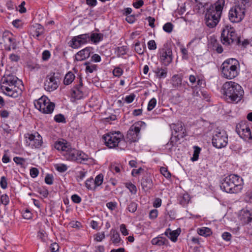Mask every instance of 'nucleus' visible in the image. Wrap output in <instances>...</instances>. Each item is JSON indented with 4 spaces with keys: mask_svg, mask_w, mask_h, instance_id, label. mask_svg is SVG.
<instances>
[{
    "mask_svg": "<svg viewBox=\"0 0 252 252\" xmlns=\"http://www.w3.org/2000/svg\"><path fill=\"white\" fill-rule=\"evenodd\" d=\"M54 147L61 152V154L67 160L75 161L78 163L87 164L92 162V158L82 151L73 148L70 144L64 140L57 141Z\"/></svg>",
    "mask_w": 252,
    "mask_h": 252,
    "instance_id": "nucleus-1",
    "label": "nucleus"
},
{
    "mask_svg": "<svg viewBox=\"0 0 252 252\" xmlns=\"http://www.w3.org/2000/svg\"><path fill=\"white\" fill-rule=\"evenodd\" d=\"M22 83V81L16 76L6 74L1 80L0 88L6 95L15 98L21 93L22 90L19 86Z\"/></svg>",
    "mask_w": 252,
    "mask_h": 252,
    "instance_id": "nucleus-2",
    "label": "nucleus"
},
{
    "mask_svg": "<svg viewBox=\"0 0 252 252\" xmlns=\"http://www.w3.org/2000/svg\"><path fill=\"white\" fill-rule=\"evenodd\" d=\"M224 98L228 102L240 101L244 95L242 87L237 83L232 81L225 82L222 86Z\"/></svg>",
    "mask_w": 252,
    "mask_h": 252,
    "instance_id": "nucleus-3",
    "label": "nucleus"
},
{
    "mask_svg": "<svg viewBox=\"0 0 252 252\" xmlns=\"http://www.w3.org/2000/svg\"><path fill=\"white\" fill-rule=\"evenodd\" d=\"M243 179L237 175H230L222 181L220 189L227 193H236L242 189Z\"/></svg>",
    "mask_w": 252,
    "mask_h": 252,
    "instance_id": "nucleus-4",
    "label": "nucleus"
},
{
    "mask_svg": "<svg viewBox=\"0 0 252 252\" xmlns=\"http://www.w3.org/2000/svg\"><path fill=\"white\" fill-rule=\"evenodd\" d=\"M240 63L234 58H229L223 62L220 66L222 76L227 79H232L239 74Z\"/></svg>",
    "mask_w": 252,
    "mask_h": 252,
    "instance_id": "nucleus-5",
    "label": "nucleus"
},
{
    "mask_svg": "<svg viewBox=\"0 0 252 252\" xmlns=\"http://www.w3.org/2000/svg\"><path fill=\"white\" fill-rule=\"evenodd\" d=\"M102 139L106 146L109 148H113L117 146L121 149H124L126 147L124 136L119 131L104 134Z\"/></svg>",
    "mask_w": 252,
    "mask_h": 252,
    "instance_id": "nucleus-6",
    "label": "nucleus"
},
{
    "mask_svg": "<svg viewBox=\"0 0 252 252\" xmlns=\"http://www.w3.org/2000/svg\"><path fill=\"white\" fill-rule=\"evenodd\" d=\"M221 40L222 44L225 45L241 44L240 37L236 34L235 29L228 24L225 25L222 30Z\"/></svg>",
    "mask_w": 252,
    "mask_h": 252,
    "instance_id": "nucleus-7",
    "label": "nucleus"
},
{
    "mask_svg": "<svg viewBox=\"0 0 252 252\" xmlns=\"http://www.w3.org/2000/svg\"><path fill=\"white\" fill-rule=\"evenodd\" d=\"M36 109L44 114H51L55 108V103L51 102L50 99L45 96H41L34 102Z\"/></svg>",
    "mask_w": 252,
    "mask_h": 252,
    "instance_id": "nucleus-8",
    "label": "nucleus"
},
{
    "mask_svg": "<svg viewBox=\"0 0 252 252\" xmlns=\"http://www.w3.org/2000/svg\"><path fill=\"white\" fill-rule=\"evenodd\" d=\"M170 126L175 134L178 133V134L175 136L174 137H171L170 140L167 143V146L171 147L170 148L174 145L175 142L186 136V130L184 128V124L182 122L172 124Z\"/></svg>",
    "mask_w": 252,
    "mask_h": 252,
    "instance_id": "nucleus-9",
    "label": "nucleus"
},
{
    "mask_svg": "<svg viewBox=\"0 0 252 252\" xmlns=\"http://www.w3.org/2000/svg\"><path fill=\"white\" fill-rule=\"evenodd\" d=\"M145 125V123L140 121L137 123L132 125L127 132L126 139L130 143L137 142L140 137V132L142 125Z\"/></svg>",
    "mask_w": 252,
    "mask_h": 252,
    "instance_id": "nucleus-10",
    "label": "nucleus"
},
{
    "mask_svg": "<svg viewBox=\"0 0 252 252\" xmlns=\"http://www.w3.org/2000/svg\"><path fill=\"white\" fill-rule=\"evenodd\" d=\"M60 85V80L55 72H50L45 78L44 83V89L48 92H53L56 90Z\"/></svg>",
    "mask_w": 252,
    "mask_h": 252,
    "instance_id": "nucleus-11",
    "label": "nucleus"
},
{
    "mask_svg": "<svg viewBox=\"0 0 252 252\" xmlns=\"http://www.w3.org/2000/svg\"><path fill=\"white\" fill-rule=\"evenodd\" d=\"M228 143L227 134L224 130L217 131L212 138V144L217 148L225 147Z\"/></svg>",
    "mask_w": 252,
    "mask_h": 252,
    "instance_id": "nucleus-12",
    "label": "nucleus"
},
{
    "mask_svg": "<svg viewBox=\"0 0 252 252\" xmlns=\"http://www.w3.org/2000/svg\"><path fill=\"white\" fill-rule=\"evenodd\" d=\"M245 6L236 5L229 11V19L232 23H239L244 18L245 13Z\"/></svg>",
    "mask_w": 252,
    "mask_h": 252,
    "instance_id": "nucleus-13",
    "label": "nucleus"
},
{
    "mask_svg": "<svg viewBox=\"0 0 252 252\" xmlns=\"http://www.w3.org/2000/svg\"><path fill=\"white\" fill-rule=\"evenodd\" d=\"M224 0H218L214 5H211L207 10L206 14L220 19L224 5Z\"/></svg>",
    "mask_w": 252,
    "mask_h": 252,
    "instance_id": "nucleus-14",
    "label": "nucleus"
},
{
    "mask_svg": "<svg viewBox=\"0 0 252 252\" xmlns=\"http://www.w3.org/2000/svg\"><path fill=\"white\" fill-rule=\"evenodd\" d=\"M27 143L32 148H38L42 144V137L38 132L33 134L28 133L25 135Z\"/></svg>",
    "mask_w": 252,
    "mask_h": 252,
    "instance_id": "nucleus-15",
    "label": "nucleus"
},
{
    "mask_svg": "<svg viewBox=\"0 0 252 252\" xmlns=\"http://www.w3.org/2000/svg\"><path fill=\"white\" fill-rule=\"evenodd\" d=\"M89 33H85L74 36L70 46L73 48H78L82 45L89 42Z\"/></svg>",
    "mask_w": 252,
    "mask_h": 252,
    "instance_id": "nucleus-16",
    "label": "nucleus"
},
{
    "mask_svg": "<svg viewBox=\"0 0 252 252\" xmlns=\"http://www.w3.org/2000/svg\"><path fill=\"white\" fill-rule=\"evenodd\" d=\"M158 52L160 62L165 65H169L173 60L171 49L169 48H163L160 49Z\"/></svg>",
    "mask_w": 252,
    "mask_h": 252,
    "instance_id": "nucleus-17",
    "label": "nucleus"
},
{
    "mask_svg": "<svg viewBox=\"0 0 252 252\" xmlns=\"http://www.w3.org/2000/svg\"><path fill=\"white\" fill-rule=\"evenodd\" d=\"M236 131L240 136L245 140L252 139L250 128L246 125H240L236 127Z\"/></svg>",
    "mask_w": 252,
    "mask_h": 252,
    "instance_id": "nucleus-18",
    "label": "nucleus"
},
{
    "mask_svg": "<svg viewBox=\"0 0 252 252\" xmlns=\"http://www.w3.org/2000/svg\"><path fill=\"white\" fill-rule=\"evenodd\" d=\"M93 48L90 47H86L77 53L75 56V60L82 61L88 59L92 52Z\"/></svg>",
    "mask_w": 252,
    "mask_h": 252,
    "instance_id": "nucleus-19",
    "label": "nucleus"
},
{
    "mask_svg": "<svg viewBox=\"0 0 252 252\" xmlns=\"http://www.w3.org/2000/svg\"><path fill=\"white\" fill-rule=\"evenodd\" d=\"M83 86L82 80L80 79L79 84L75 86L72 89L71 95L73 97L76 99H80L82 97L83 94L82 90Z\"/></svg>",
    "mask_w": 252,
    "mask_h": 252,
    "instance_id": "nucleus-20",
    "label": "nucleus"
},
{
    "mask_svg": "<svg viewBox=\"0 0 252 252\" xmlns=\"http://www.w3.org/2000/svg\"><path fill=\"white\" fill-rule=\"evenodd\" d=\"M220 19L214 17L211 18L209 15L205 14V22L206 26L209 28H212L216 27Z\"/></svg>",
    "mask_w": 252,
    "mask_h": 252,
    "instance_id": "nucleus-21",
    "label": "nucleus"
},
{
    "mask_svg": "<svg viewBox=\"0 0 252 252\" xmlns=\"http://www.w3.org/2000/svg\"><path fill=\"white\" fill-rule=\"evenodd\" d=\"M141 186L144 190H147L150 189L153 186L152 179L148 177L143 178L141 180Z\"/></svg>",
    "mask_w": 252,
    "mask_h": 252,
    "instance_id": "nucleus-22",
    "label": "nucleus"
},
{
    "mask_svg": "<svg viewBox=\"0 0 252 252\" xmlns=\"http://www.w3.org/2000/svg\"><path fill=\"white\" fill-rule=\"evenodd\" d=\"M110 232L111 234V240L112 243L116 245L119 244L121 240L119 233L115 229H112Z\"/></svg>",
    "mask_w": 252,
    "mask_h": 252,
    "instance_id": "nucleus-23",
    "label": "nucleus"
},
{
    "mask_svg": "<svg viewBox=\"0 0 252 252\" xmlns=\"http://www.w3.org/2000/svg\"><path fill=\"white\" fill-rule=\"evenodd\" d=\"M103 34L101 33H92L89 34V42L91 41L94 44H96L103 39Z\"/></svg>",
    "mask_w": 252,
    "mask_h": 252,
    "instance_id": "nucleus-24",
    "label": "nucleus"
},
{
    "mask_svg": "<svg viewBox=\"0 0 252 252\" xmlns=\"http://www.w3.org/2000/svg\"><path fill=\"white\" fill-rule=\"evenodd\" d=\"M164 234L173 242H175L177 240L179 235V233L177 231H171L169 228L166 230Z\"/></svg>",
    "mask_w": 252,
    "mask_h": 252,
    "instance_id": "nucleus-25",
    "label": "nucleus"
},
{
    "mask_svg": "<svg viewBox=\"0 0 252 252\" xmlns=\"http://www.w3.org/2000/svg\"><path fill=\"white\" fill-rule=\"evenodd\" d=\"M167 241V240L165 238L162 237H158L153 239L151 243L153 245L160 246L165 245Z\"/></svg>",
    "mask_w": 252,
    "mask_h": 252,
    "instance_id": "nucleus-26",
    "label": "nucleus"
},
{
    "mask_svg": "<svg viewBox=\"0 0 252 252\" xmlns=\"http://www.w3.org/2000/svg\"><path fill=\"white\" fill-rule=\"evenodd\" d=\"M75 78V75L71 71H69L65 75L63 84L65 85H70L74 81Z\"/></svg>",
    "mask_w": 252,
    "mask_h": 252,
    "instance_id": "nucleus-27",
    "label": "nucleus"
},
{
    "mask_svg": "<svg viewBox=\"0 0 252 252\" xmlns=\"http://www.w3.org/2000/svg\"><path fill=\"white\" fill-rule=\"evenodd\" d=\"M197 231L199 235L204 237H208L212 234L211 229L206 227L199 228L197 229Z\"/></svg>",
    "mask_w": 252,
    "mask_h": 252,
    "instance_id": "nucleus-28",
    "label": "nucleus"
},
{
    "mask_svg": "<svg viewBox=\"0 0 252 252\" xmlns=\"http://www.w3.org/2000/svg\"><path fill=\"white\" fill-rule=\"evenodd\" d=\"M146 49V45L144 43L141 45L140 42L137 41L134 46L135 52L139 55H142Z\"/></svg>",
    "mask_w": 252,
    "mask_h": 252,
    "instance_id": "nucleus-29",
    "label": "nucleus"
},
{
    "mask_svg": "<svg viewBox=\"0 0 252 252\" xmlns=\"http://www.w3.org/2000/svg\"><path fill=\"white\" fill-rule=\"evenodd\" d=\"M84 65H86V73H92L94 71L97 70V65L95 64H92L89 62H86L84 63Z\"/></svg>",
    "mask_w": 252,
    "mask_h": 252,
    "instance_id": "nucleus-30",
    "label": "nucleus"
},
{
    "mask_svg": "<svg viewBox=\"0 0 252 252\" xmlns=\"http://www.w3.org/2000/svg\"><path fill=\"white\" fill-rule=\"evenodd\" d=\"M155 72L157 77L159 79L165 78L167 75V70L166 68H157L155 70Z\"/></svg>",
    "mask_w": 252,
    "mask_h": 252,
    "instance_id": "nucleus-31",
    "label": "nucleus"
},
{
    "mask_svg": "<svg viewBox=\"0 0 252 252\" xmlns=\"http://www.w3.org/2000/svg\"><path fill=\"white\" fill-rule=\"evenodd\" d=\"M34 28H35V30L34 31V34L33 35V36L37 38L39 36L43 33L44 28L40 24H36V25L34 26Z\"/></svg>",
    "mask_w": 252,
    "mask_h": 252,
    "instance_id": "nucleus-32",
    "label": "nucleus"
},
{
    "mask_svg": "<svg viewBox=\"0 0 252 252\" xmlns=\"http://www.w3.org/2000/svg\"><path fill=\"white\" fill-rule=\"evenodd\" d=\"M242 219L246 223H248L252 220V215L249 211H244L242 215Z\"/></svg>",
    "mask_w": 252,
    "mask_h": 252,
    "instance_id": "nucleus-33",
    "label": "nucleus"
},
{
    "mask_svg": "<svg viewBox=\"0 0 252 252\" xmlns=\"http://www.w3.org/2000/svg\"><path fill=\"white\" fill-rule=\"evenodd\" d=\"M173 86L175 87L181 86L182 84V79L178 75H175L172 77Z\"/></svg>",
    "mask_w": 252,
    "mask_h": 252,
    "instance_id": "nucleus-34",
    "label": "nucleus"
},
{
    "mask_svg": "<svg viewBox=\"0 0 252 252\" xmlns=\"http://www.w3.org/2000/svg\"><path fill=\"white\" fill-rule=\"evenodd\" d=\"M85 186L89 190H94L96 188L93 178H91L86 180Z\"/></svg>",
    "mask_w": 252,
    "mask_h": 252,
    "instance_id": "nucleus-35",
    "label": "nucleus"
},
{
    "mask_svg": "<svg viewBox=\"0 0 252 252\" xmlns=\"http://www.w3.org/2000/svg\"><path fill=\"white\" fill-rule=\"evenodd\" d=\"M193 149H194V152H193V156L191 158V160L192 161H195L197 160L198 159L199 155L201 149L197 146H194Z\"/></svg>",
    "mask_w": 252,
    "mask_h": 252,
    "instance_id": "nucleus-36",
    "label": "nucleus"
},
{
    "mask_svg": "<svg viewBox=\"0 0 252 252\" xmlns=\"http://www.w3.org/2000/svg\"><path fill=\"white\" fill-rule=\"evenodd\" d=\"M94 181V183L95 186V187L99 186L101 185L103 181V176L102 174H99L98 175H97L95 178Z\"/></svg>",
    "mask_w": 252,
    "mask_h": 252,
    "instance_id": "nucleus-37",
    "label": "nucleus"
},
{
    "mask_svg": "<svg viewBox=\"0 0 252 252\" xmlns=\"http://www.w3.org/2000/svg\"><path fill=\"white\" fill-rule=\"evenodd\" d=\"M125 186L132 194H136L137 192V189L134 184H132L131 182L126 183L125 184Z\"/></svg>",
    "mask_w": 252,
    "mask_h": 252,
    "instance_id": "nucleus-38",
    "label": "nucleus"
},
{
    "mask_svg": "<svg viewBox=\"0 0 252 252\" xmlns=\"http://www.w3.org/2000/svg\"><path fill=\"white\" fill-rule=\"evenodd\" d=\"M56 169L60 172H64L67 169V166L64 164H57L55 165Z\"/></svg>",
    "mask_w": 252,
    "mask_h": 252,
    "instance_id": "nucleus-39",
    "label": "nucleus"
},
{
    "mask_svg": "<svg viewBox=\"0 0 252 252\" xmlns=\"http://www.w3.org/2000/svg\"><path fill=\"white\" fill-rule=\"evenodd\" d=\"M190 200V197L189 194H184L180 200V204L183 206L187 204Z\"/></svg>",
    "mask_w": 252,
    "mask_h": 252,
    "instance_id": "nucleus-40",
    "label": "nucleus"
},
{
    "mask_svg": "<svg viewBox=\"0 0 252 252\" xmlns=\"http://www.w3.org/2000/svg\"><path fill=\"white\" fill-rule=\"evenodd\" d=\"M127 48L126 46H123L118 48L117 54L119 56L125 55L126 54Z\"/></svg>",
    "mask_w": 252,
    "mask_h": 252,
    "instance_id": "nucleus-41",
    "label": "nucleus"
},
{
    "mask_svg": "<svg viewBox=\"0 0 252 252\" xmlns=\"http://www.w3.org/2000/svg\"><path fill=\"white\" fill-rule=\"evenodd\" d=\"M173 28V25L171 23L168 22L164 24L163 27V30L168 33L172 32Z\"/></svg>",
    "mask_w": 252,
    "mask_h": 252,
    "instance_id": "nucleus-42",
    "label": "nucleus"
},
{
    "mask_svg": "<svg viewBox=\"0 0 252 252\" xmlns=\"http://www.w3.org/2000/svg\"><path fill=\"white\" fill-rule=\"evenodd\" d=\"M157 104V100L155 98H153L151 99L148 103L147 109L148 111L152 110L156 106Z\"/></svg>",
    "mask_w": 252,
    "mask_h": 252,
    "instance_id": "nucleus-43",
    "label": "nucleus"
},
{
    "mask_svg": "<svg viewBox=\"0 0 252 252\" xmlns=\"http://www.w3.org/2000/svg\"><path fill=\"white\" fill-rule=\"evenodd\" d=\"M137 205L135 202H131L128 205V210L129 212L134 213L137 210Z\"/></svg>",
    "mask_w": 252,
    "mask_h": 252,
    "instance_id": "nucleus-44",
    "label": "nucleus"
},
{
    "mask_svg": "<svg viewBox=\"0 0 252 252\" xmlns=\"http://www.w3.org/2000/svg\"><path fill=\"white\" fill-rule=\"evenodd\" d=\"M54 120L57 123H65L64 117L61 114L56 115L54 117Z\"/></svg>",
    "mask_w": 252,
    "mask_h": 252,
    "instance_id": "nucleus-45",
    "label": "nucleus"
},
{
    "mask_svg": "<svg viewBox=\"0 0 252 252\" xmlns=\"http://www.w3.org/2000/svg\"><path fill=\"white\" fill-rule=\"evenodd\" d=\"M9 201V197L6 194H3L0 197V202L1 204L6 205Z\"/></svg>",
    "mask_w": 252,
    "mask_h": 252,
    "instance_id": "nucleus-46",
    "label": "nucleus"
},
{
    "mask_svg": "<svg viewBox=\"0 0 252 252\" xmlns=\"http://www.w3.org/2000/svg\"><path fill=\"white\" fill-rule=\"evenodd\" d=\"M105 238L104 232L97 233L94 235V239L97 242H100Z\"/></svg>",
    "mask_w": 252,
    "mask_h": 252,
    "instance_id": "nucleus-47",
    "label": "nucleus"
},
{
    "mask_svg": "<svg viewBox=\"0 0 252 252\" xmlns=\"http://www.w3.org/2000/svg\"><path fill=\"white\" fill-rule=\"evenodd\" d=\"M161 173L166 178H169L171 177L170 172L168 171L167 169L165 167H162L160 169Z\"/></svg>",
    "mask_w": 252,
    "mask_h": 252,
    "instance_id": "nucleus-48",
    "label": "nucleus"
},
{
    "mask_svg": "<svg viewBox=\"0 0 252 252\" xmlns=\"http://www.w3.org/2000/svg\"><path fill=\"white\" fill-rule=\"evenodd\" d=\"M13 160L16 164H19L21 165H24L25 161H26L25 159H24L22 158L17 157H14L13 158Z\"/></svg>",
    "mask_w": 252,
    "mask_h": 252,
    "instance_id": "nucleus-49",
    "label": "nucleus"
},
{
    "mask_svg": "<svg viewBox=\"0 0 252 252\" xmlns=\"http://www.w3.org/2000/svg\"><path fill=\"white\" fill-rule=\"evenodd\" d=\"M135 97V95L134 94H131L130 95L126 96L124 100L127 103H130L134 100Z\"/></svg>",
    "mask_w": 252,
    "mask_h": 252,
    "instance_id": "nucleus-50",
    "label": "nucleus"
},
{
    "mask_svg": "<svg viewBox=\"0 0 252 252\" xmlns=\"http://www.w3.org/2000/svg\"><path fill=\"white\" fill-rule=\"evenodd\" d=\"M123 71L120 67H116L113 71V73L116 77H120L123 74Z\"/></svg>",
    "mask_w": 252,
    "mask_h": 252,
    "instance_id": "nucleus-51",
    "label": "nucleus"
},
{
    "mask_svg": "<svg viewBox=\"0 0 252 252\" xmlns=\"http://www.w3.org/2000/svg\"><path fill=\"white\" fill-rule=\"evenodd\" d=\"M148 47L149 50H155L157 48L156 42L154 40H151L148 42Z\"/></svg>",
    "mask_w": 252,
    "mask_h": 252,
    "instance_id": "nucleus-52",
    "label": "nucleus"
},
{
    "mask_svg": "<svg viewBox=\"0 0 252 252\" xmlns=\"http://www.w3.org/2000/svg\"><path fill=\"white\" fill-rule=\"evenodd\" d=\"M39 174L38 170L35 167H32L30 169V175L32 177L35 178Z\"/></svg>",
    "mask_w": 252,
    "mask_h": 252,
    "instance_id": "nucleus-53",
    "label": "nucleus"
},
{
    "mask_svg": "<svg viewBox=\"0 0 252 252\" xmlns=\"http://www.w3.org/2000/svg\"><path fill=\"white\" fill-rule=\"evenodd\" d=\"M0 187L5 189L7 188V183L6 178L4 176H2L1 177L0 181Z\"/></svg>",
    "mask_w": 252,
    "mask_h": 252,
    "instance_id": "nucleus-54",
    "label": "nucleus"
},
{
    "mask_svg": "<svg viewBox=\"0 0 252 252\" xmlns=\"http://www.w3.org/2000/svg\"><path fill=\"white\" fill-rule=\"evenodd\" d=\"M51 54L48 50L43 51L42 54V59L43 61H47L50 57Z\"/></svg>",
    "mask_w": 252,
    "mask_h": 252,
    "instance_id": "nucleus-55",
    "label": "nucleus"
},
{
    "mask_svg": "<svg viewBox=\"0 0 252 252\" xmlns=\"http://www.w3.org/2000/svg\"><path fill=\"white\" fill-rule=\"evenodd\" d=\"M222 238L225 241H229L231 239L232 235L230 233L225 232L222 233Z\"/></svg>",
    "mask_w": 252,
    "mask_h": 252,
    "instance_id": "nucleus-56",
    "label": "nucleus"
},
{
    "mask_svg": "<svg viewBox=\"0 0 252 252\" xmlns=\"http://www.w3.org/2000/svg\"><path fill=\"white\" fill-rule=\"evenodd\" d=\"M181 53L183 55V56H182L183 59H185V60L188 59L189 56H188V51L187 49L182 46L181 48Z\"/></svg>",
    "mask_w": 252,
    "mask_h": 252,
    "instance_id": "nucleus-57",
    "label": "nucleus"
},
{
    "mask_svg": "<svg viewBox=\"0 0 252 252\" xmlns=\"http://www.w3.org/2000/svg\"><path fill=\"white\" fill-rule=\"evenodd\" d=\"M87 171L85 169H83L78 172L77 177L80 180H82L86 176Z\"/></svg>",
    "mask_w": 252,
    "mask_h": 252,
    "instance_id": "nucleus-58",
    "label": "nucleus"
},
{
    "mask_svg": "<svg viewBox=\"0 0 252 252\" xmlns=\"http://www.w3.org/2000/svg\"><path fill=\"white\" fill-rule=\"evenodd\" d=\"M53 177L52 175L47 174L45 178V182L48 185L53 184Z\"/></svg>",
    "mask_w": 252,
    "mask_h": 252,
    "instance_id": "nucleus-59",
    "label": "nucleus"
},
{
    "mask_svg": "<svg viewBox=\"0 0 252 252\" xmlns=\"http://www.w3.org/2000/svg\"><path fill=\"white\" fill-rule=\"evenodd\" d=\"M120 231L122 234L124 236H126L128 234V230H127L125 224H122L120 225Z\"/></svg>",
    "mask_w": 252,
    "mask_h": 252,
    "instance_id": "nucleus-60",
    "label": "nucleus"
},
{
    "mask_svg": "<svg viewBox=\"0 0 252 252\" xmlns=\"http://www.w3.org/2000/svg\"><path fill=\"white\" fill-rule=\"evenodd\" d=\"M71 200L75 203H79L81 201V198L77 194H73L71 196Z\"/></svg>",
    "mask_w": 252,
    "mask_h": 252,
    "instance_id": "nucleus-61",
    "label": "nucleus"
},
{
    "mask_svg": "<svg viewBox=\"0 0 252 252\" xmlns=\"http://www.w3.org/2000/svg\"><path fill=\"white\" fill-rule=\"evenodd\" d=\"M158 211L156 209L151 210L149 214V217L151 219H155L158 217Z\"/></svg>",
    "mask_w": 252,
    "mask_h": 252,
    "instance_id": "nucleus-62",
    "label": "nucleus"
},
{
    "mask_svg": "<svg viewBox=\"0 0 252 252\" xmlns=\"http://www.w3.org/2000/svg\"><path fill=\"white\" fill-rule=\"evenodd\" d=\"M59 246L56 243H52L50 246V250L52 252H56L59 250Z\"/></svg>",
    "mask_w": 252,
    "mask_h": 252,
    "instance_id": "nucleus-63",
    "label": "nucleus"
},
{
    "mask_svg": "<svg viewBox=\"0 0 252 252\" xmlns=\"http://www.w3.org/2000/svg\"><path fill=\"white\" fill-rule=\"evenodd\" d=\"M161 199L159 198H156L153 203V206L155 208L159 207L161 206Z\"/></svg>",
    "mask_w": 252,
    "mask_h": 252,
    "instance_id": "nucleus-64",
    "label": "nucleus"
}]
</instances>
